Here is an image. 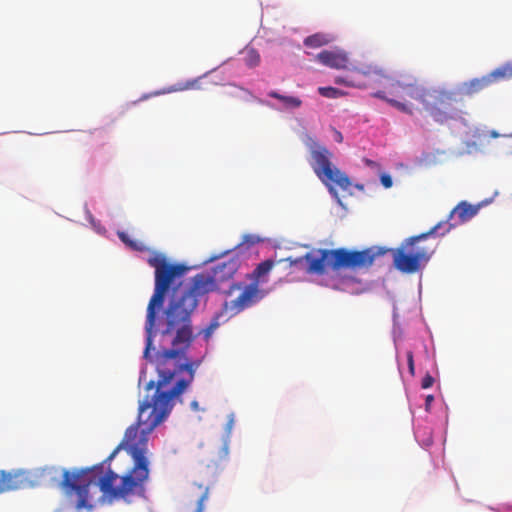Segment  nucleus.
Segmentation results:
<instances>
[{
  "label": "nucleus",
  "mask_w": 512,
  "mask_h": 512,
  "mask_svg": "<svg viewBox=\"0 0 512 512\" xmlns=\"http://www.w3.org/2000/svg\"><path fill=\"white\" fill-rule=\"evenodd\" d=\"M244 61L248 67H256L260 63V55L254 48H248L245 51Z\"/></svg>",
  "instance_id": "20"
},
{
  "label": "nucleus",
  "mask_w": 512,
  "mask_h": 512,
  "mask_svg": "<svg viewBox=\"0 0 512 512\" xmlns=\"http://www.w3.org/2000/svg\"><path fill=\"white\" fill-rule=\"evenodd\" d=\"M342 139H343L342 134H341L340 132L336 131V140H337L338 142H341V141H342Z\"/></svg>",
  "instance_id": "32"
},
{
  "label": "nucleus",
  "mask_w": 512,
  "mask_h": 512,
  "mask_svg": "<svg viewBox=\"0 0 512 512\" xmlns=\"http://www.w3.org/2000/svg\"><path fill=\"white\" fill-rule=\"evenodd\" d=\"M275 263L273 260H265L259 263L253 272L249 275V279L252 283L257 284L260 287V284L266 282V277L274 267Z\"/></svg>",
  "instance_id": "13"
},
{
  "label": "nucleus",
  "mask_w": 512,
  "mask_h": 512,
  "mask_svg": "<svg viewBox=\"0 0 512 512\" xmlns=\"http://www.w3.org/2000/svg\"><path fill=\"white\" fill-rule=\"evenodd\" d=\"M453 226L454 224L448 222H439L428 232L406 239L396 249L382 247H370L361 251L346 248L319 249L315 253L310 252L298 258L288 257L285 260L290 266H298L306 262L307 273L323 275L328 269L338 272L341 269L369 268L377 257L391 252L395 268L400 272L413 274L424 267L435 252V246L421 245V242L435 234L444 236Z\"/></svg>",
  "instance_id": "2"
},
{
  "label": "nucleus",
  "mask_w": 512,
  "mask_h": 512,
  "mask_svg": "<svg viewBox=\"0 0 512 512\" xmlns=\"http://www.w3.org/2000/svg\"><path fill=\"white\" fill-rule=\"evenodd\" d=\"M240 267V260L236 256L217 264L213 268V275L208 273H198L191 278L189 286L182 290L174 292L170 301L175 299L191 298L196 302V308L200 300L210 292L218 288V282H224L231 279Z\"/></svg>",
  "instance_id": "5"
},
{
  "label": "nucleus",
  "mask_w": 512,
  "mask_h": 512,
  "mask_svg": "<svg viewBox=\"0 0 512 512\" xmlns=\"http://www.w3.org/2000/svg\"><path fill=\"white\" fill-rule=\"evenodd\" d=\"M117 235L119 237V239L131 250L133 251H137V252H144L146 251L148 248L147 246L145 245V243H143L142 241L140 240H135V239H132L126 232L124 231H118L117 232Z\"/></svg>",
  "instance_id": "19"
},
{
  "label": "nucleus",
  "mask_w": 512,
  "mask_h": 512,
  "mask_svg": "<svg viewBox=\"0 0 512 512\" xmlns=\"http://www.w3.org/2000/svg\"><path fill=\"white\" fill-rule=\"evenodd\" d=\"M318 93L326 98H339L346 95L344 91L334 87H319Z\"/></svg>",
  "instance_id": "21"
},
{
  "label": "nucleus",
  "mask_w": 512,
  "mask_h": 512,
  "mask_svg": "<svg viewBox=\"0 0 512 512\" xmlns=\"http://www.w3.org/2000/svg\"><path fill=\"white\" fill-rule=\"evenodd\" d=\"M374 97L382 99L389 103L391 106L396 108L397 110L406 113L408 115H413L415 111V106L413 104H408L406 102H401L396 98H389L386 96L384 91H378L373 94Z\"/></svg>",
  "instance_id": "15"
},
{
  "label": "nucleus",
  "mask_w": 512,
  "mask_h": 512,
  "mask_svg": "<svg viewBox=\"0 0 512 512\" xmlns=\"http://www.w3.org/2000/svg\"><path fill=\"white\" fill-rule=\"evenodd\" d=\"M218 322L216 319H214L205 329L202 330V334L204 336V338L207 340L211 337V335L213 334L214 330L218 327Z\"/></svg>",
  "instance_id": "23"
},
{
  "label": "nucleus",
  "mask_w": 512,
  "mask_h": 512,
  "mask_svg": "<svg viewBox=\"0 0 512 512\" xmlns=\"http://www.w3.org/2000/svg\"><path fill=\"white\" fill-rule=\"evenodd\" d=\"M167 397L148 395L140 402L137 421L125 431L120 444L101 463L64 470L60 487L77 512L93 508L91 489L98 488L109 499L131 502L144 497L150 478L148 437L170 414Z\"/></svg>",
  "instance_id": "1"
},
{
  "label": "nucleus",
  "mask_w": 512,
  "mask_h": 512,
  "mask_svg": "<svg viewBox=\"0 0 512 512\" xmlns=\"http://www.w3.org/2000/svg\"><path fill=\"white\" fill-rule=\"evenodd\" d=\"M27 485V476L22 471H0V494L18 490Z\"/></svg>",
  "instance_id": "12"
},
{
  "label": "nucleus",
  "mask_w": 512,
  "mask_h": 512,
  "mask_svg": "<svg viewBox=\"0 0 512 512\" xmlns=\"http://www.w3.org/2000/svg\"><path fill=\"white\" fill-rule=\"evenodd\" d=\"M434 383V378L430 374H426L425 377L422 379L421 387L423 389L430 388Z\"/></svg>",
  "instance_id": "25"
},
{
  "label": "nucleus",
  "mask_w": 512,
  "mask_h": 512,
  "mask_svg": "<svg viewBox=\"0 0 512 512\" xmlns=\"http://www.w3.org/2000/svg\"><path fill=\"white\" fill-rule=\"evenodd\" d=\"M407 363H408V368H409L410 374L414 375L415 367H414V359H413L412 351L407 352Z\"/></svg>",
  "instance_id": "26"
},
{
  "label": "nucleus",
  "mask_w": 512,
  "mask_h": 512,
  "mask_svg": "<svg viewBox=\"0 0 512 512\" xmlns=\"http://www.w3.org/2000/svg\"><path fill=\"white\" fill-rule=\"evenodd\" d=\"M431 89L421 85L414 76H402L400 79L391 83L390 94L400 98L401 102L412 104L407 98L416 100L422 105L428 100Z\"/></svg>",
  "instance_id": "9"
},
{
  "label": "nucleus",
  "mask_w": 512,
  "mask_h": 512,
  "mask_svg": "<svg viewBox=\"0 0 512 512\" xmlns=\"http://www.w3.org/2000/svg\"><path fill=\"white\" fill-rule=\"evenodd\" d=\"M268 96L279 100L285 109H296L302 105V100L296 96L282 95L277 91H270Z\"/></svg>",
  "instance_id": "17"
},
{
  "label": "nucleus",
  "mask_w": 512,
  "mask_h": 512,
  "mask_svg": "<svg viewBox=\"0 0 512 512\" xmlns=\"http://www.w3.org/2000/svg\"><path fill=\"white\" fill-rule=\"evenodd\" d=\"M334 41V36L328 33H315L304 39V45L310 48H320Z\"/></svg>",
  "instance_id": "16"
},
{
  "label": "nucleus",
  "mask_w": 512,
  "mask_h": 512,
  "mask_svg": "<svg viewBox=\"0 0 512 512\" xmlns=\"http://www.w3.org/2000/svg\"><path fill=\"white\" fill-rule=\"evenodd\" d=\"M208 498V488H205L204 492L197 501V507L194 512H203L204 501Z\"/></svg>",
  "instance_id": "24"
},
{
  "label": "nucleus",
  "mask_w": 512,
  "mask_h": 512,
  "mask_svg": "<svg viewBox=\"0 0 512 512\" xmlns=\"http://www.w3.org/2000/svg\"><path fill=\"white\" fill-rule=\"evenodd\" d=\"M335 83L350 86V87H359V88L365 86V84H362V83L354 81V80H348V79L340 77V76L335 78Z\"/></svg>",
  "instance_id": "22"
},
{
  "label": "nucleus",
  "mask_w": 512,
  "mask_h": 512,
  "mask_svg": "<svg viewBox=\"0 0 512 512\" xmlns=\"http://www.w3.org/2000/svg\"><path fill=\"white\" fill-rule=\"evenodd\" d=\"M354 70L358 73V74H361L367 78H370L374 81H378L382 78H387V75L385 73V71L378 67V66H373V65H368V66H365V67H362V68H354Z\"/></svg>",
  "instance_id": "18"
},
{
  "label": "nucleus",
  "mask_w": 512,
  "mask_h": 512,
  "mask_svg": "<svg viewBox=\"0 0 512 512\" xmlns=\"http://www.w3.org/2000/svg\"><path fill=\"white\" fill-rule=\"evenodd\" d=\"M238 92L240 93L239 96L245 100L256 99V97H254V95L246 89L238 88Z\"/></svg>",
  "instance_id": "28"
},
{
  "label": "nucleus",
  "mask_w": 512,
  "mask_h": 512,
  "mask_svg": "<svg viewBox=\"0 0 512 512\" xmlns=\"http://www.w3.org/2000/svg\"><path fill=\"white\" fill-rule=\"evenodd\" d=\"M148 264L155 269L154 292L147 306V315L145 322L146 346L144 349V358L150 359V350L152 349L153 338L156 334V315L163 308L165 296L174 285L173 294L176 291H182L187 286L181 288V279L188 271V267L181 263H172L167 260L162 253L154 252L147 260Z\"/></svg>",
  "instance_id": "4"
},
{
  "label": "nucleus",
  "mask_w": 512,
  "mask_h": 512,
  "mask_svg": "<svg viewBox=\"0 0 512 512\" xmlns=\"http://www.w3.org/2000/svg\"><path fill=\"white\" fill-rule=\"evenodd\" d=\"M477 212L478 207L461 202L451 211L450 218L457 217L459 223H464L473 218Z\"/></svg>",
  "instance_id": "14"
},
{
  "label": "nucleus",
  "mask_w": 512,
  "mask_h": 512,
  "mask_svg": "<svg viewBox=\"0 0 512 512\" xmlns=\"http://www.w3.org/2000/svg\"><path fill=\"white\" fill-rule=\"evenodd\" d=\"M510 78H512V63L499 67L481 78L464 82L461 86V93L466 96H473L498 80Z\"/></svg>",
  "instance_id": "10"
},
{
  "label": "nucleus",
  "mask_w": 512,
  "mask_h": 512,
  "mask_svg": "<svg viewBox=\"0 0 512 512\" xmlns=\"http://www.w3.org/2000/svg\"><path fill=\"white\" fill-rule=\"evenodd\" d=\"M311 155L315 174L331 192H334V186L343 190L350 187L351 182L348 176L332 165V153L327 148L320 146L312 150Z\"/></svg>",
  "instance_id": "6"
},
{
  "label": "nucleus",
  "mask_w": 512,
  "mask_h": 512,
  "mask_svg": "<svg viewBox=\"0 0 512 512\" xmlns=\"http://www.w3.org/2000/svg\"><path fill=\"white\" fill-rule=\"evenodd\" d=\"M316 61L332 69H347L349 58L348 54L342 49L323 50L315 57Z\"/></svg>",
  "instance_id": "11"
},
{
  "label": "nucleus",
  "mask_w": 512,
  "mask_h": 512,
  "mask_svg": "<svg viewBox=\"0 0 512 512\" xmlns=\"http://www.w3.org/2000/svg\"><path fill=\"white\" fill-rule=\"evenodd\" d=\"M381 183L385 188H390L392 186V178L388 174H382L380 177Z\"/></svg>",
  "instance_id": "27"
},
{
  "label": "nucleus",
  "mask_w": 512,
  "mask_h": 512,
  "mask_svg": "<svg viewBox=\"0 0 512 512\" xmlns=\"http://www.w3.org/2000/svg\"><path fill=\"white\" fill-rule=\"evenodd\" d=\"M433 400H434L433 395H428V396L426 397V407H427V408L430 406V404H431V402H432Z\"/></svg>",
  "instance_id": "31"
},
{
  "label": "nucleus",
  "mask_w": 512,
  "mask_h": 512,
  "mask_svg": "<svg viewBox=\"0 0 512 512\" xmlns=\"http://www.w3.org/2000/svg\"><path fill=\"white\" fill-rule=\"evenodd\" d=\"M196 310L195 300L175 299L169 301L164 311V321L161 323L162 335L175 336L171 342L172 348L165 349L158 355L157 371L159 380L146 385L147 390H154L157 395L166 396L167 403L173 405V399L180 396L193 382L195 371L202 360L189 361L186 351L194 340L191 316Z\"/></svg>",
  "instance_id": "3"
},
{
  "label": "nucleus",
  "mask_w": 512,
  "mask_h": 512,
  "mask_svg": "<svg viewBox=\"0 0 512 512\" xmlns=\"http://www.w3.org/2000/svg\"><path fill=\"white\" fill-rule=\"evenodd\" d=\"M364 163H365L367 166L371 167V168L379 167V165H378V163H377V162H375V161H373V160H371V159H368V158H365V159H364Z\"/></svg>",
  "instance_id": "29"
},
{
  "label": "nucleus",
  "mask_w": 512,
  "mask_h": 512,
  "mask_svg": "<svg viewBox=\"0 0 512 512\" xmlns=\"http://www.w3.org/2000/svg\"><path fill=\"white\" fill-rule=\"evenodd\" d=\"M455 103L454 92L433 88L430 90L428 100H425L423 108L435 122L444 124L459 116V110Z\"/></svg>",
  "instance_id": "7"
},
{
  "label": "nucleus",
  "mask_w": 512,
  "mask_h": 512,
  "mask_svg": "<svg viewBox=\"0 0 512 512\" xmlns=\"http://www.w3.org/2000/svg\"><path fill=\"white\" fill-rule=\"evenodd\" d=\"M236 290L240 291L239 295L234 299L226 300L223 304L224 311L231 315H237L252 307L266 296V291L252 282L250 284L234 282L230 285L226 294L230 296Z\"/></svg>",
  "instance_id": "8"
},
{
  "label": "nucleus",
  "mask_w": 512,
  "mask_h": 512,
  "mask_svg": "<svg viewBox=\"0 0 512 512\" xmlns=\"http://www.w3.org/2000/svg\"><path fill=\"white\" fill-rule=\"evenodd\" d=\"M192 410L194 411H198L200 408H199V403L197 401H192L191 404H190Z\"/></svg>",
  "instance_id": "30"
}]
</instances>
